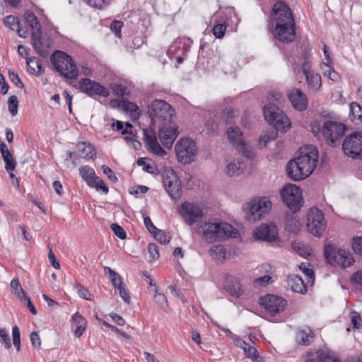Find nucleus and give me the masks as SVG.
<instances>
[{
  "label": "nucleus",
  "instance_id": "412c9836",
  "mask_svg": "<svg viewBox=\"0 0 362 362\" xmlns=\"http://www.w3.org/2000/svg\"><path fill=\"white\" fill-rule=\"evenodd\" d=\"M254 235L257 240L272 243L278 238V228L274 223H262L256 229Z\"/></svg>",
  "mask_w": 362,
  "mask_h": 362
},
{
  "label": "nucleus",
  "instance_id": "a211bd4d",
  "mask_svg": "<svg viewBox=\"0 0 362 362\" xmlns=\"http://www.w3.org/2000/svg\"><path fill=\"white\" fill-rule=\"evenodd\" d=\"M178 135L177 127L173 123L158 126V136L163 145L170 148Z\"/></svg>",
  "mask_w": 362,
  "mask_h": 362
},
{
  "label": "nucleus",
  "instance_id": "ea45409f",
  "mask_svg": "<svg viewBox=\"0 0 362 362\" xmlns=\"http://www.w3.org/2000/svg\"><path fill=\"white\" fill-rule=\"evenodd\" d=\"M209 254L214 259H225L227 255V250L222 245H215L209 249Z\"/></svg>",
  "mask_w": 362,
  "mask_h": 362
},
{
  "label": "nucleus",
  "instance_id": "7c9ffc66",
  "mask_svg": "<svg viewBox=\"0 0 362 362\" xmlns=\"http://www.w3.org/2000/svg\"><path fill=\"white\" fill-rule=\"evenodd\" d=\"M314 337V333L310 328H308V329H301L297 332L296 341L298 344L307 346L311 344L312 339Z\"/></svg>",
  "mask_w": 362,
  "mask_h": 362
},
{
  "label": "nucleus",
  "instance_id": "393cba45",
  "mask_svg": "<svg viewBox=\"0 0 362 362\" xmlns=\"http://www.w3.org/2000/svg\"><path fill=\"white\" fill-rule=\"evenodd\" d=\"M287 282L293 292L300 294H305L307 292V286L300 276L290 275Z\"/></svg>",
  "mask_w": 362,
  "mask_h": 362
},
{
  "label": "nucleus",
  "instance_id": "4d7b16f0",
  "mask_svg": "<svg viewBox=\"0 0 362 362\" xmlns=\"http://www.w3.org/2000/svg\"><path fill=\"white\" fill-rule=\"evenodd\" d=\"M123 26V23L119 21H113L110 25L111 30L115 33L117 37H121V29Z\"/></svg>",
  "mask_w": 362,
  "mask_h": 362
},
{
  "label": "nucleus",
  "instance_id": "b1692460",
  "mask_svg": "<svg viewBox=\"0 0 362 362\" xmlns=\"http://www.w3.org/2000/svg\"><path fill=\"white\" fill-rule=\"evenodd\" d=\"M235 341L236 346L242 348L246 357L251 359L252 362H264L263 357L259 356L255 347L250 346L238 336H235Z\"/></svg>",
  "mask_w": 362,
  "mask_h": 362
},
{
  "label": "nucleus",
  "instance_id": "bf43d9fd",
  "mask_svg": "<svg viewBox=\"0 0 362 362\" xmlns=\"http://www.w3.org/2000/svg\"><path fill=\"white\" fill-rule=\"evenodd\" d=\"M148 252L151 258L155 260L159 258L158 247L156 243H150L148 246Z\"/></svg>",
  "mask_w": 362,
  "mask_h": 362
},
{
  "label": "nucleus",
  "instance_id": "49530a36",
  "mask_svg": "<svg viewBox=\"0 0 362 362\" xmlns=\"http://www.w3.org/2000/svg\"><path fill=\"white\" fill-rule=\"evenodd\" d=\"M90 187L95 188L97 191H102L105 194L109 192L108 186L99 177H96V181H94Z\"/></svg>",
  "mask_w": 362,
  "mask_h": 362
},
{
  "label": "nucleus",
  "instance_id": "052dcab7",
  "mask_svg": "<svg viewBox=\"0 0 362 362\" xmlns=\"http://www.w3.org/2000/svg\"><path fill=\"white\" fill-rule=\"evenodd\" d=\"M48 259L52 266L59 269L60 268V264L58 260H57L54 253L52 251V248L51 246H49V252H48Z\"/></svg>",
  "mask_w": 362,
  "mask_h": 362
},
{
  "label": "nucleus",
  "instance_id": "aec40b11",
  "mask_svg": "<svg viewBox=\"0 0 362 362\" xmlns=\"http://www.w3.org/2000/svg\"><path fill=\"white\" fill-rule=\"evenodd\" d=\"M288 98L293 108L298 111L303 112L308 107V99L305 93L300 89L293 88L288 91Z\"/></svg>",
  "mask_w": 362,
  "mask_h": 362
},
{
  "label": "nucleus",
  "instance_id": "f8f14e48",
  "mask_svg": "<svg viewBox=\"0 0 362 362\" xmlns=\"http://www.w3.org/2000/svg\"><path fill=\"white\" fill-rule=\"evenodd\" d=\"M163 183L168 195L173 199L180 198L182 192V182L176 172L173 168L166 169L162 174Z\"/></svg>",
  "mask_w": 362,
  "mask_h": 362
},
{
  "label": "nucleus",
  "instance_id": "9b49d317",
  "mask_svg": "<svg viewBox=\"0 0 362 362\" xmlns=\"http://www.w3.org/2000/svg\"><path fill=\"white\" fill-rule=\"evenodd\" d=\"M272 203L267 197L254 199L248 204V211L245 213V218L251 222L262 219L272 209Z\"/></svg>",
  "mask_w": 362,
  "mask_h": 362
},
{
  "label": "nucleus",
  "instance_id": "4c0bfd02",
  "mask_svg": "<svg viewBox=\"0 0 362 362\" xmlns=\"http://www.w3.org/2000/svg\"><path fill=\"white\" fill-rule=\"evenodd\" d=\"M78 151L81 153L83 158L89 160L96 156L95 148L89 143L82 142L77 144Z\"/></svg>",
  "mask_w": 362,
  "mask_h": 362
},
{
  "label": "nucleus",
  "instance_id": "c9c22d12",
  "mask_svg": "<svg viewBox=\"0 0 362 362\" xmlns=\"http://www.w3.org/2000/svg\"><path fill=\"white\" fill-rule=\"evenodd\" d=\"M79 173L89 187L91 186V184H93L94 181H96L97 176L94 170L88 165L81 166L79 169Z\"/></svg>",
  "mask_w": 362,
  "mask_h": 362
},
{
  "label": "nucleus",
  "instance_id": "a18cd8bd",
  "mask_svg": "<svg viewBox=\"0 0 362 362\" xmlns=\"http://www.w3.org/2000/svg\"><path fill=\"white\" fill-rule=\"evenodd\" d=\"M0 343L4 344L6 349L11 348V339L8 331L5 328L0 329Z\"/></svg>",
  "mask_w": 362,
  "mask_h": 362
},
{
  "label": "nucleus",
  "instance_id": "3c124183",
  "mask_svg": "<svg viewBox=\"0 0 362 362\" xmlns=\"http://www.w3.org/2000/svg\"><path fill=\"white\" fill-rule=\"evenodd\" d=\"M146 158H139L137 160H136V164L139 165V166H143V170L146 172V173H148L150 174H154L155 173V171L157 170L156 168L153 165H151L149 163H146Z\"/></svg>",
  "mask_w": 362,
  "mask_h": 362
},
{
  "label": "nucleus",
  "instance_id": "c756f323",
  "mask_svg": "<svg viewBox=\"0 0 362 362\" xmlns=\"http://www.w3.org/2000/svg\"><path fill=\"white\" fill-rule=\"evenodd\" d=\"M110 105L112 107L122 105L124 110L127 112H130V114L136 113L138 116L140 114L138 105L136 103L130 102L127 99L122 98L121 101L117 100H112L110 101Z\"/></svg>",
  "mask_w": 362,
  "mask_h": 362
},
{
  "label": "nucleus",
  "instance_id": "37998d69",
  "mask_svg": "<svg viewBox=\"0 0 362 362\" xmlns=\"http://www.w3.org/2000/svg\"><path fill=\"white\" fill-rule=\"evenodd\" d=\"M154 238L161 244L165 245L168 244L171 238L168 235L164 230L157 229L156 232L153 233Z\"/></svg>",
  "mask_w": 362,
  "mask_h": 362
},
{
  "label": "nucleus",
  "instance_id": "e2e57ef3",
  "mask_svg": "<svg viewBox=\"0 0 362 362\" xmlns=\"http://www.w3.org/2000/svg\"><path fill=\"white\" fill-rule=\"evenodd\" d=\"M117 289H118L119 293L121 298L123 299V300L126 303H129L131 297H130L128 290L125 288L124 285H122V286L117 288Z\"/></svg>",
  "mask_w": 362,
  "mask_h": 362
},
{
  "label": "nucleus",
  "instance_id": "680f3d73",
  "mask_svg": "<svg viewBox=\"0 0 362 362\" xmlns=\"http://www.w3.org/2000/svg\"><path fill=\"white\" fill-rule=\"evenodd\" d=\"M101 168L103 170V173L105 174L111 181L116 182L118 180L115 173L112 171V170L110 168L105 165H103L101 167Z\"/></svg>",
  "mask_w": 362,
  "mask_h": 362
},
{
  "label": "nucleus",
  "instance_id": "dca6fc26",
  "mask_svg": "<svg viewBox=\"0 0 362 362\" xmlns=\"http://www.w3.org/2000/svg\"><path fill=\"white\" fill-rule=\"evenodd\" d=\"M180 214L185 223L192 226L197 221V219L203 216L202 209L197 204L184 202L180 208Z\"/></svg>",
  "mask_w": 362,
  "mask_h": 362
},
{
  "label": "nucleus",
  "instance_id": "5701e85b",
  "mask_svg": "<svg viewBox=\"0 0 362 362\" xmlns=\"http://www.w3.org/2000/svg\"><path fill=\"white\" fill-rule=\"evenodd\" d=\"M224 288L230 296L235 298H239L244 293L240 279L228 274H226Z\"/></svg>",
  "mask_w": 362,
  "mask_h": 362
},
{
  "label": "nucleus",
  "instance_id": "6e6552de",
  "mask_svg": "<svg viewBox=\"0 0 362 362\" xmlns=\"http://www.w3.org/2000/svg\"><path fill=\"white\" fill-rule=\"evenodd\" d=\"M280 194L283 202L293 213L300 209L303 199L299 187L294 184H287L281 189Z\"/></svg>",
  "mask_w": 362,
  "mask_h": 362
},
{
  "label": "nucleus",
  "instance_id": "de8ad7c7",
  "mask_svg": "<svg viewBox=\"0 0 362 362\" xmlns=\"http://www.w3.org/2000/svg\"><path fill=\"white\" fill-rule=\"evenodd\" d=\"M8 110L12 116L18 113V100L16 95H11L8 100Z\"/></svg>",
  "mask_w": 362,
  "mask_h": 362
},
{
  "label": "nucleus",
  "instance_id": "603ef678",
  "mask_svg": "<svg viewBox=\"0 0 362 362\" xmlns=\"http://www.w3.org/2000/svg\"><path fill=\"white\" fill-rule=\"evenodd\" d=\"M112 230L115 235H117L121 240H124L127 238V233L124 228L120 226L118 223H112L110 226Z\"/></svg>",
  "mask_w": 362,
  "mask_h": 362
},
{
  "label": "nucleus",
  "instance_id": "ddd939ff",
  "mask_svg": "<svg viewBox=\"0 0 362 362\" xmlns=\"http://www.w3.org/2000/svg\"><path fill=\"white\" fill-rule=\"evenodd\" d=\"M78 88L81 92L93 98H96V97L107 98L110 95V90L107 88L88 78H81L78 82Z\"/></svg>",
  "mask_w": 362,
  "mask_h": 362
},
{
  "label": "nucleus",
  "instance_id": "864d4df0",
  "mask_svg": "<svg viewBox=\"0 0 362 362\" xmlns=\"http://www.w3.org/2000/svg\"><path fill=\"white\" fill-rule=\"evenodd\" d=\"M4 161L5 163V169L8 173L11 171H13L15 170L16 163L13 157V155H10L8 156L3 157Z\"/></svg>",
  "mask_w": 362,
  "mask_h": 362
},
{
  "label": "nucleus",
  "instance_id": "a19ab883",
  "mask_svg": "<svg viewBox=\"0 0 362 362\" xmlns=\"http://www.w3.org/2000/svg\"><path fill=\"white\" fill-rule=\"evenodd\" d=\"M104 269L105 272L109 273L110 281L115 288H117L124 285L119 274L108 267H105Z\"/></svg>",
  "mask_w": 362,
  "mask_h": 362
},
{
  "label": "nucleus",
  "instance_id": "39448f33",
  "mask_svg": "<svg viewBox=\"0 0 362 362\" xmlns=\"http://www.w3.org/2000/svg\"><path fill=\"white\" fill-rule=\"evenodd\" d=\"M52 68L67 79H76L78 71L73 59L64 52L57 50L50 57Z\"/></svg>",
  "mask_w": 362,
  "mask_h": 362
},
{
  "label": "nucleus",
  "instance_id": "4be33fe9",
  "mask_svg": "<svg viewBox=\"0 0 362 362\" xmlns=\"http://www.w3.org/2000/svg\"><path fill=\"white\" fill-rule=\"evenodd\" d=\"M227 134L230 144L245 156L249 157L250 152L246 149L245 144L242 139L243 134L239 127L236 126L229 127Z\"/></svg>",
  "mask_w": 362,
  "mask_h": 362
},
{
  "label": "nucleus",
  "instance_id": "c03bdc74",
  "mask_svg": "<svg viewBox=\"0 0 362 362\" xmlns=\"http://www.w3.org/2000/svg\"><path fill=\"white\" fill-rule=\"evenodd\" d=\"M74 288L77 291L79 296L85 300H90V293L89 291L78 282L74 284Z\"/></svg>",
  "mask_w": 362,
  "mask_h": 362
},
{
  "label": "nucleus",
  "instance_id": "0eeeda50",
  "mask_svg": "<svg viewBox=\"0 0 362 362\" xmlns=\"http://www.w3.org/2000/svg\"><path fill=\"white\" fill-rule=\"evenodd\" d=\"M263 112L265 119L276 131L286 132L291 127V122L290 119L276 105H266L263 108Z\"/></svg>",
  "mask_w": 362,
  "mask_h": 362
},
{
  "label": "nucleus",
  "instance_id": "6ab92c4d",
  "mask_svg": "<svg viewBox=\"0 0 362 362\" xmlns=\"http://www.w3.org/2000/svg\"><path fill=\"white\" fill-rule=\"evenodd\" d=\"M25 18L28 25L31 29V38L33 45H42V33L41 30V25L38 21L36 16L31 11L25 13Z\"/></svg>",
  "mask_w": 362,
  "mask_h": 362
},
{
  "label": "nucleus",
  "instance_id": "0e129e2a",
  "mask_svg": "<svg viewBox=\"0 0 362 362\" xmlns=\"http://www.w3.org/2000/svg\"><path fill=\"white\" fill-rule=\"evenodd\" d=\"M30 339L32 343V345L34 348L40 349L41 346V340L39 334L36 332H31L30 335Z\"/></svg>",
  "mask_w": 362,
  "mask_h": 362
},
{
  "label": "nucleus",
  "instance_id": "13d9d810",
  "mask_svg": "<svg viewBox=\"0 0 362 362\" xmlns=\"http://www.w3.org/2000/svg\"><path fill=\"white\" fill-rule=\"evenodd\" d=\"M226 25L223 23L217 24L213 28V33L217 38H221L226 31Z\"/></svg>",
  "mask_w": 362,
  "mask_h": 362
},
{
  "label": "nucleus",
  "instance_id": "1a4fd4ad",
  "mask_svg": "<svg viewBox=\"0 0 362 362\" xmlns=\"http://www.w3.org/2000/svg\"><path fill=\"white\" fill-rule=\"evenodd\" d=\"M175 151L177 160L186 165L194 161L198 149L196 143L192 139L186 137L177 141Z\"/></svg>",
  "mask_w": 362,
  "mask_h": 362
},
{
  "label": "nucleus",
  "instance_id": "2eb2a0df",
  "mask_svg": "<svg viewBox=\"0 0 362 362\" xmlns=\"http://www.w3.org/2000/svg\"><path fill=\"white\" fill-rule=\"evenodd\" d=\"M344 153L353 158H362V132H353L342 143Z\"/></svg>",
  "mask_w": 362,
  "mask_h": 362
},
{
  "label": "nucleus",
  "instance_id": "5fc2aeb1",
  "mask_svg": "<svg viewBox=\"0 0 362 362\" xmlns=\"http://www.w3.org/2000/svg\"><path fill=\"white\" fill-rule=\"evenodd\" d=\"M112 90L115 95L123 97L124 95H129V92L127 91L126 87L121 84L115 83L112 86Z\"/></svg>",
  "mask_w": 362,
  "mask_h": 362
},
{
  "label": "nucleus",
  "instance_id": "cd10ccee",
  "mask_svg": "<svg viewBox=\"0 0 362 362\" xmlns=\"http://www.w3.org/2000/svg\"><path fill=\"white\" fill-rule=\"evenodd\" d=\"M71 321L73 325L76 327L74 335L78 338L81 337L86 330V319L78 312H76L72 315Z\"/></svg>",
  "mask_w": 362,
  "mask_h": 362
},
{
  "label": "nucleus",
  "instance_id": "2f4dec72",
  "mask_svg": "<svg viewBox=\"0 0 362 362\" xmlns=\"http://www.w3.org/2000/svg\"><path fill=\"white\" fill-rule=\"evenodd\" d=\"M244 162L239 160H234L226 166V173L230 177L241 175L245 168Z\"/></svg>",
  "mask_w": 362,
  "mask_h": 362
},
{
  "label": "nucleus",
  "instance_id": "7ed1b4c3",
  "mask_svg": "<svg viewBox=\"0 0 362 362\" xmlns=\"http://www.w3.org/2000/svg\"><path fill=\"white\" fill-rule=\"evenodd\" d=\"M311 132L315 137L323 138L325 142L332 147L339 145L341 139L344 136L346 126L337 121L325 120L322 125L317 121L310 124Z\"/></svg>",
  "mask_w": 362,
  "mask_h": 362
},
{
  "label": "nucleus",
  "instance_id": "c85d7f7f",
  "mask_svg": "<svg viewBox=\"0 0 362 362\" xmlns=\"http://www.w3.org/2000/svg\"><path fill=\"white\" fill-rule=\"evenodd\" d=\"M300 51H298L301 53V56L299 58V62H302L301 71L305 76L313 73L310 71L312 63L310 61V51L306 49V47H300Z\"/></svg>",
  "mask_w": 362,
  "mask_h": 362
},
{
  "label": "nucleus",
  "instance_id": "69168bd1",
  "mask_svg": "<svg viewBox=\"0 0 362 362\" xmlns=\"http://www.w3.org/2000/svg\"><path fill=\"white\" fill-rule=\"evenodd\" d=\"M303 273L308 277L309 279L314 280L315 273L312 269L308 268V265L306 263H301L300 267Z\"/></svg>",
  "mask_w": 362,
  "mask_h": 362
},
{
  "label": "nucleus",
  "instance_id": "bb28decb",
  "mask_svg": "<svg viewBox=\"0 0 362 362\" xmlns=\"http://www.w3.org/2000/svg\"><path fill=\"white\" fill-rule=\"evenodd\" d=\"M4 23L13 31H16L21 37L27 36V30L20 27L18 18L14 16L10 15L4 18Z\"/></svg>",
  "mask_w": 362,
  "mask_h": 362
},
{
  "label": "nucleus",
  "instance_id": "f03ea898",
  "mask_svg": "<svg viewBox=\"0 0 362 362\" xmlns=\"http://www.w3.org/2000/svg\"><path fill=\"white\" fill-rule=\"evenodd\" d=\"M318 151L315 148L291 160L286 165L287 176L293 181H300L308 177L316 168Z\"/></svg>",
  "mask_w": 362,
  "mask_h": 362
},
{
  "label": "nucleus",
  "instance_id": "4468645a",
  "mask_svg": "<svg viewBox=\"0 0 362 362\" xmlns=\"http://www.w3.org/2000/svg\"><path fill=\"white\" fill-rule=\"evenodd\" d=\"M259 304L271 316H275L285 310L287 301L283 297L274 294H267L259 298Z\"/></svg>",
  "mask_w": 362,
  "mask_h": 362
},
{
  "label": "nucleus",
  "instance_id": "09e8293b",
  "mask_svg": "<svg viewBox=\"0 0 362 362\" xmlns=\"http://www.w3.org/2000/svg\"><path fill=\"white\" fill-rule=\"evenodd\" d=\"M351 247L356 254L362 256V236H355L352 238Z\"/></svg>",
  "mask_w": 362,
  "mask_h": 362
},
{
  "label": "nucleus",
  "instance_id": "e433bc0d",
  "mask_svg": "<svg viewBox=\"0 0 362 362\" xmlns=\"http://www.w3.org/2000/svg\"><path fill=\"white\" fill-rule=\"evenodd\" d=\"M188 47H168L167 51L168 55L170 57H175L178 64H182L184 61L182 55L188 51Z\"/></svg>",
  "mask_w": 362,
  "mask_h": 362
},
{
  "label": "nucleus",
  "instance_id": "79ce46f5",
  "mask_svg": "<svg viewBox=\"0 0 362 362\" xmlns=\"http://www.w3.org/2000/svg\"><path fill=\"white\" fill-rule=\"evenodd\" d=\"M88 6L103 10L110 5L111 0H83Z\"/></svg>",
  "mask_w": 362,
  "mask_h": 362
},
{
  "label": "nucleus",
  "instance_id": "8fccbe9b",
  "mask_svg": "<svg viewBox=\"0 0 362 362\" xmlns=\"http://www.w3.org/2000/svg\"><path fill=\"white\" fill-rule=\"evenodd\" d=\"M155 302L163 309L168 308V300L166 296L161 293H158V290L156 289L154 295Z\"/></svg>",
  "mask_w": 362,
  "mask_h": 362
},
{
  "label": "nucleus",
  "instance_id": "20e7f679",
  "mask_svg": "<svg viewBox=\"0 0 362 362\" xmlns=\"http://www.w3.org/2000/svg\"><path fill=\"white\" fill-rule=\"evenodd\" d=\"M202 229L203 237L213 243L227 238H235L238 230L227 223H204L198 224V230Z\"/></svg>",
  "mask_w": 362,
  "mask_h": 362
},
{
  "label": "nucleus",
  "instance_id": "6e6d98bb",
  "mask_svg": "<svg viewBox=\"0 0 362 362\" xmlns=\"http://www.w3.org/2000/svg\"><path fill=\"white\" fill-rule=\"evenodd\" d=\"M8 77L10 81L18 88H23L24 84L19 76L13 71L8 70Z\"/></svg>",
  "mask_w": 362,
  "mask_h": 362
},
{
  "label": "nucleus",
  "instance_id": "f704fd0d",
  "mask_svg": "<svg viewBox=\"0 0 362 362\" xmlns=\"http://www.w3.org/2000/svg\"><path fill=\"white\" fill-rule=\"evenodd\" d=\"M349 117L356 124L362 123V107L356 102H352L349 105Z\"/></svg>",
  "mask_w": 362,
  "mask_h": 362
},
{
  "label": "nucleus",
  "instance_id": "f3484780",
  "mask_svg": "<svg viewBox=\"0 0 362 362\" xmlns=\"http://www.w3.org/2000/svg\"><path fill=\"white\" fill-rule=\"evenodd\" d=\"M143 140L146 149L154 155L163 157L166 155V151L159 144L156 133L153 129H143Z\"/></svg>",
  "mask_w": 362,
  "mask_h": 362
},
{
  "label": "nucleus",
  "instance_id": "9d476101",
  "mask_svg": "<svg viewBox=\"0 0 362 362\" xmlns=\"http://www.w3.org/2000/svg\"><path fill=\"white\" fill-rule=\"evenodd\" d=\"M307 228L315 237H322L326 229V221L322 210L311 208L307 214Z\"/></svg>",
  "mask_w": 362,
  "mask_h": 362
},
{
  "label": "nucleus",
  "instance_id": "473e14b6",
  "mask_svg": "<svg viewBox=\"0 0 362 362\" xmlns=\"http://www.w3.org/2000/svg\"><path fill=\"white\" fill-rule=\"evenodd\" d=\"M315 354L320 362H341L340 358L328 349H318Z\"/></svg>",
  "mask_w": 362,
  "mask_h": 362
},
{
  "label": "nucleus",
  "instance_id": "423d86ee",
  "mask_svg": "<svg viewBox=\"0 0 362 362\" xmlns=\"http://www.w3.org/2000/svg\"><path fill=\"white\" fill-rule=\"evenodd\" d=\"M148 112L151 121L158 123V126L173 122L175 110L169 103L163 100L153 101Z\"/></svg>",
  "mask_w": 362,
  "mask_h": 362
},
{
  "label": "nucleus",
  "instance_id": "774afa93",
  "mask_svg": "<svg viewBox=\"0 0 362 362\" xmlns=\"http://www.w3.org/2000/svg\"><path fill=\"white\" fill-rule=\"evenodd\" d=\"M144 223L146 229L151 234H153V233L156 232V230L158 228L153 225L150 217L146 216L144 219Z\"/></svg>",
  "mask_w": 362,
  "mask_h": 362
},
{
  "label": "nucleus",
  "instance_id": "a878e982",
  "mask_svg": "<svg viewBox=\"0 0 362 362\" xmlns=\"http://www.w3.org/2000/svg\"><path fill=\"white\" fill-rule=\"evenodd\" d=\"M337 257L336 258L337 262L335 265H338L342 268H346L353 264L354 259L352 255L348 250L339 249L337 252Z\"/></svg>",
  "mask_w": 362,
  "mask_h": 362
},
{
  "label": "nucleus",
  "instance_id": "338daca9",
  "mask_svg": "<svg viewBox=\"0 0 362 362\" xmlns=\"http://www.w3.org/2000/svg\"><path fill=\"white\" fill-rule=\"evenodd\" d=\"M351 281L354 284L362 288V271L354 272L351 276Z\"/></svg>",
  "mask_w": 362,
  "mask_h": 362
},
{
  "label": "nucleus",
  "instance_id": "72a5a7b5",
  "mask_svg": "<svg viewBox=\"0 0 362 362\" xmlns=\"http://www.w3.org/2000/svg\"><path fill=\"white\" fill-rule=\"evenodd\" d=\"M339 249L333 244L327 243L325 245L324 256L329 264L335 265L337 257V252L339 251Z\"/></svg>",
  "mask_w": 362,
  "mask_h": 362
},
{
  "label": "nucleus",
  "instance_id": "f257e3e1",
  "mask_svg": "<svg viewBox=\"0 0 362 362\" xmlns=\"http://www.w3.org/2000/svg\"><path fill=\"white\" fill-rule=\"evenodd\" d=\"M273 36L283 43H290L296 37L295 22L289 7L283 2L276 3L271 13Z\"/></svg>",
  "mask_w": 362,
  "mask_h": 362
},
{
  "label": "nucleus",
  "instance_id": "58836bf2",
  "mask_svg": "<svg viewBox=\"0 0 362 362\" xmlns=\"http://www.w3.org/2000/svg\"><path fill=\"white\" fill-rule=\"evenodd\" d=\"M309 88L317 90L322 86L321 76L319 74L311 73L305 76Z\"/></svg>",
  "mask_w": 362,
  "mask_h": 362
}]
</instances>
